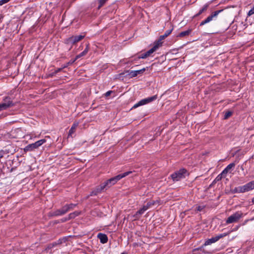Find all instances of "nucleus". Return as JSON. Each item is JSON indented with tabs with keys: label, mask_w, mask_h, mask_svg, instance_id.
Returning <instances> with one entry per match:
<instances>
[{
	"label": "nucleus",
	"mask_w": 254,
	"mask_h": 254,
	"mask_svg": "<svg viewBox=\"0 0 254 254\" xmlns=\"http://www.w3.org/2000/svg\"><path fill=\"white\" fill-rule=\"evenodd\" d=\"M131 173V171L126 172L123 174H119L108 180L103 184H102L100 186H97L95 190L92 191V195H97L98 193H100L105 188L111 187L117 183V182L120 180L121 179L127 176V175L130 174Z\"/></svg>",
	"instance_id": "f257e3e1"
},
{
	"label": "nucleus",
	"mask_w": 254,
	"mask_h": 254,
	"mask_svg": "<svg viewBox=\"0 0 254 254\" xmlns=\"http://www.w3.org/2000/svg\"><path fill=\"white\" fill-rule=\"evenodd\" d=\"M187 170L185 169H181L171 175V178L174 182L180 181L185 178L187 175Z\"/></svg>",
	"instance_id": "f03ea898"
},
{
	"label": "nucleus",
	"mask_w": 254,
	"mask_h": 254,
	"mask_svg": "<svg viewBox=\"0 0 254 254\" xmlns=\"http://www.w3.org/2000/svg\"><path fill=\"white\" fill-rule=\"evenodd\" d=\"M243 216L241 211H237L230 215L226 220L227 224L237 222Z\"/></svg>",
	"instance_id": "7ed1b4c3"
},
{
	"label": "nucleus",
	"mask_w": 254,
	"mask_h": 254,
	"mask_svg": "<svg viewBox=\"0 0 254 254\" xmlns=\"http://www.w3.org/2000/svg\"><path fill=\"white\" fill-rule=\"evenodd\" d=\"M46 141L45 139L39 140L34 143L30 144L27 145L24 149L25 152L32 151L35 149L38 148Z\"/></svg>",
	"instance_id": "20e7f679"
},
{
	"label": "nucleus",
	"mask_w": 254,
	"mask_h": 254,
	"mask_svg": "<svg viewBox=\"0 0 254 254\" xmlns=\"http://www.w3.org/2000/svg\"><path fill=\"white\" fill-rule=\"evenodd\" d=\"M85 35L72 36L65 40V43L67 45H73L81 41Z\"/></svg>",
	"instance_id": "39448f33"
},
{
	"label": "nucleus",
	"mask_w": 254,
	"mask_h": 254,
	"mask_svg": "<svg viewBox=\"0 0 254 254\" xmlns=\"http://www.w3.org/2000/svg\"><path fill=\"white\" fill-rule=\"evenodd\" d=\"M13 106L14 103H13L11 98L8 96L4 97L3 99V102L0 104V106L2 110H6Z\"/></svg>",
	"instance_id": "423d86ee"
},
{
	"label": "nucleus",
	"mask_w": 254,
	"mask_h": 254,
	"mask_svg": "<svg viewBox=\"0 0 254 254\" xmlns=\"http://www.w3.org/2000/svg\"><path fill=\"white\" fill-rule=\"evenodd\" d=\"M157 98V95H155L151 97H148L147 98L143 99L140 101H139L138 103L135 104L133 108H136L140 106L144 105L147 103H150L154 100H155Z\"/></svg>",
	"instance_id": "0eeeda50"
},
{
	"label": "nucleus",
	"mask_w": 254,
	"mask_h": 254,
	"mask_svg": "<svg viewBox=\"0 0 254 254\" xmlns=\"http://www.w3.org/2000/svg\"><path fill=\"white\" fill-rule=\"evenodd\" d=\"M223 10H216L213 13H212L210 15H209L205 20L202 21L200 24L199 26H202L204 25V24L210 22L213 20V19L215 17H216L217 15L220 13L221 11H222Z\"/></svg>",
	"instance_id": "6e6552de"
},
{
	"label": "nucleus",
	"mask_w": 254,
	"mask_h": 254,
	"mask_svg": "<svg viewBox=\"0 0 254 254\" xmlns=\"http://www.w3.org/2000/svg\"><path fill=\"white\" fill-rule=\"evenodd\" d=\"M172 30H167L164 34L160 36L159 39L154 42V45L157 46V49L159 47H161L162 44V40L167 37L171 33Z\"/></svg>",
	"instance_id": "1a4fd4ad"
},
{
	"label": "nucleus",
	"mask_w": 254,
	"mask_h": 254,
	"mask_svg": "<svg viewBox=\"0 0 254 254\" xmlns=\"http://www.w3.org/2000/svg\"><path fill=\"white\" fill-rule=\"evenodd\" d=\"M157 46H154L153 45V47L150 49L149 50H148L147 52H146L145 53L142 54L139 56L137 59H145L147 57H149L151 54L153 53L154 52H155L157 50Z\"/></svg>",
	"instance_id": "9d476101"
},
{
	"label": "nucleus",
	"mask_w": 254,
	"mask_h": 254,
	"mask_svg": "<svg viewBox=\"0 0 254 254\" xmlns=\"http://www.w3.org/2000/svg\"><path fill=\"white\" fill-rule=\"evenodd\" d=\"M223 236H226V235H223L222 234H220L219 235L216 236L215 237L211 238V239H209L207 240L204 244V246H207L212 244V243H215L217 241H218L220 238H222Z\"/></svg>",
	"instance_id": "9b49d317"
},
{
	"label": "nucleus",
	"mask_w": 254,
	"mask_h": 254,
	"mask_svg": "<svg viewBox=\"0 0 254 254\" xmlns=\"http://www.w3.org/2000/svg\"><path fill=\"white\" fill-rule=\"evenodd\" d=\"M68 211L67 210V208L65 205L64 206L62 207L61 208L58 209V210H56L55 211H54L53 213V216H57L63 215H64V214H65L66 213H67Z\"/></svg>",
	"instance_id": "f8f14e48"
},
{
	"label": "nucleus",
	"mask_w": 254,
	"mask_h": 254,
	"mask_svg": "<svg viewBox=\"0 0 254 254\" xmlns=\"http://www.w3.org/2000/svg\"><path fill=\"white\" fill-rule=\"evenodd\" d=\"M146 70L145 68H143L141 69L137 70H132L129 72L128 75L130 77H134L136 76L138 74L143 73Z\"/></svg>",
	"instance_id": "ddd939ff"
},
{
	"label": "nucleus",
	"mask_w": 254,
	"mask_h": 254,
	"mask_svg": "<svg viewBox=\"0 0 254 254\" xmlns=\"http://www.w3.org/2000/svg\"><path fill=\"white\" fill-rule=\"evenodd\" d=\"M97 237L100 240V242L102 244H105L108 242V237L105 234L99 233Z\"/></svg>",
	"instance_id": "4468645a"
},
{
	"label": "nucleus",
	"mask_w": 254,
	"mask_h": 254,
	"mask_svg": "<svg viewBox=\"0 0 254 254\" xmlns=\"http://www.w3.org/2000/svg\"><path fill=\"white\" fill-rule=\"evenodd\" d=\"M79 123L78 122H74L71 126L68 133V136H71L72 134L75 131L76 128L78 127Z\"/></svg>",
	"instance_id": "2eb2a0df"
},
{
	"label": "nucleus",
	"mask_w": 254,
	"mask_h": 254,
	"mask_svg": "<svg viewBox=\"0 0 254 254\" xmlns=\"http://www.w3.org/2000/svg\"><path fill=\"white\" fill-rule=\"evenodd\" d=\"M88 51H89V44H87L86 45V47L85 49L82 53L77 55L76 56V57L75 58V61L76 60H77L78 59L85 56L88 53Z\"/></svg>",
	"instance_id": "dca6fc26"
},
{
	"label": "nucleus",
	"mask_w": 254,
	"mask_h": 254,
	"mask_svg": "<svg viewBox=\"0 0 254 254\" xmlns=\"http://www.w3.org/2000/svg\"><path fill=\"white\" fill-rule=\"evenodd\" d=\"M157 203H159L158 200H150V201L148 202L146 205H145L144 206L146 208V209L147 210L149 208H150L152 206H153Z\"/></svg>",
	"instance_id": "f3484780"
},
{
	"label": "nucleus",
	"mask_w": 254,
	"mask_h": 254,
	"mask_svg": "<svg viewBox=\"0 0 254 254\" xmlns=\"http://www.w3.org/2000/svg\"><path fill=\"white\" fill-rule=\"evenodd\" d=\"M243 188V190L244 192L246 191H248L250 190H253L251 187V184H250V182L246 184V185L242 186Z\"/></svg>",
	"instance_id": "a211bd4d"
},
{
	"label": "nucleus",
	"mask_w": 254,
	"mask_h": 254,
	"mask_svg": "<svg viewBox=\"0 0 254 254\" xmlns=\"http://www.w3.org/2000/svg\"><path fill=\"white\" fill-rule=\"evenodd\" d=\"M147 209L146 208L143 206L141 208H140L139 210H138L135 214L134 215V217L136 218L138 217V215H142Z\"/></svg>",
	"instance_id": "6ab92c4d"
},
{
	"label": "nucleus",
	"mask_w": 254,
	"mask_h": 254,
	"mask_svg": "<svg viewBox=\"0 0 254 254\" xmlns=\"http://www.w3.org/2000/svg\"><path fill=\"white\" fill-rule=\"evenodd\" d=\"M191 31V29H189L188 30L181 32V33H180L178 36L180 37H186L187 36H188L190 33Z\"/></svg>",
	"instance_id": "aec40b11"
},
{
	"label": "nucleus",
	"mask_w": 254,
	"mask_h": 254,
	"mask_svg": "<svg viewBox=\"0 0 254 254\" xmlns=\"http://www.w3.org/2000/svg\"><path fill=\"white\" fill-rule=\"evenodd\" d=\"M80 214L79 211H74V212L70 213L68 216V219H74L75 217L78 216Z\"/></svg>",
	"instance_id": "412c9836"
},
{
	"label": "nucleus",
	"mask_w": 254,
	"mask_h": 254,
	"mask_svg": "<svg viewBox=\"0 0 254 254\" xmlns=\"http://www.w3.org/2000/svg\"><path fill=\"white\" fill-rule=\"evenodd\" d=\"M209 4H205L203 7L199 10L198 13H197L195 16H198L199 15H200L201 13H202L204 11H206L208 7Z\"/></svg>",
	"instance_id": "4be33fe9"
},
{
	"label": "nucleus",
	"mask_w": 254,
	"mask_h": 254,
	"mask_svg": "<svg viewBox=\"0 0 254 254\" xmlns=\"http://www.w3.org/2000/svg\"><path fill=\"white\" fill-rule=\"evenodd\" d=\"M76 204H73V203H70L69 204H65V206H66L68 211H70L71 210H72L74 209V208L76 206Z\"/></svg>",
	"instance_id": "5701e85b"
},
{
	"label": "nucleus",
	"mask_w": 254,
	"mask_h": 254,
	"mask_svg": "<svg viewBox=\"0 0 254 254\" xmlns=\"http://www.w3.org/2000/svg\"><path fill=\"white\" fill-rule=\"evenodd\" d=\"M61 243H62V241H61L60 240H59L58 241V243H57V242H55V243H52V244H50V245L48 246V248H49V249H51V248H53V247H55V246H57V245L60 244H61Z\"/></svg>",
	"instance_id": "b1692460"
},
{
	"label": "nucleus",
	"mask_w": 254,
	"mask_h": 254,
	"mask_svg": "<svg viewBox=\"0 0 254 254\" xmlns=\"http://www.w3.org/2000/svg\"><path fill=\"white\" fill-rule=\"evenodd\" d=\"M75 61V60H70V61H69L68 63L64 64V65H63V68H66L67 67L68 65H71L72 64H73Z\"/></svg>",
	"instance_id": "393cba45"
},
{
	"label": "nucleus",
	"mask_w": 254,
	"mask_h": 254,
	"mask_svg": "<svg viewBox=\"0 0 254 254\" xmlns=\"http://www.w3.org/2000/svg\"><path fill=\"white\" fill-rule=\"evenodd\" d=\"M235 166V163H232L229 164L226 168L228 171H230L231 169L234 168Z\"/></svg>",
	"instance_id": "a878e982"
},
{
	"label": "nucleus",
	"mask_w": 254,
	"mask_h": 254,
	"mask_svg": "<svg viewBox=\"0 0 254 254\" xmlns=\"http://www.w3.org/2000/svg\"><path fill=\"white\" fill-rule=\"evenodd\" d=\"M232 115V112L231 111H227L225 113L224 115V119H227L228 118H229L230 116H231Z\"/></svg>",
	"instance_id": "bb28decb"
},
{
	"label": "nucleus",
	"mask_w": 254,
	"mask_h": 254,
	"mask_svg": "<svg viewBox=\"0 0 254 254\" xmlns=\"http://www.w3.org/2000/svg\"><path fill=\"white\" fill-rule=\"evenodd\" d=\"M229 172V171L227 170V169H225L221 173V176L223 177L224 178H225L227 174Z\"/></svg>",
	"instance_id": "cd10ccee"
},
{
	"label": "nucleus",
	"mask_w": 254,
	"mask_h": 254,
	"mask_svg": "<svg viewBox=\"0 0 254 254\" xmlns=\"http://www.w3.org/2000/svg\"><path fill=\"white\" fill-rule=\"evenodd\" d=\"M107 0H98L99 2L100 3L98 8H100L101 6H102L106 2Z\"/></svg>",
	"instance_id": "c85d7f7f"
},
{
	"label": "nucleus",
	"mask_w": 254,
	"mask_h": 254,
	"mask_svg": "<svg viewBox=\"0 0 254 254\" xmlns=\"http://www.w3.org/2000/svg\"><path fill=\"white\" fill-rule=\"evenodd\" d=\"M237 192L238 193L244 192L242 186H240L239 187H237Z\"/></svg>",
	"instance_id": "c756f323"
},
{
	"label": "nucleus",
	"mask_w": 254,
	"mask_h": 254,
	"mask_svg": "<svg viewBox=\"0 0 254 254\" xmlns=\"http://www.w3.org/2000/svg\"><path fill=\"white\" fill-rule=\"evenodd\" d=\"M253 14H254V7L249 10L248 15L251 16Z\"/></svg>",
	"instance_id": "7c9ffc66"
},
{
	"label": "nucleus",
	"mask_w": 254,
	"mask_h": 254,
	"mask_svg": "<svg viewBox=\"0 0 254 254\" xmlns=\"http://www.w3.org/2000/svg\"><path fill=\"white\" fill-rule=\"evenodd\" d=\"M9 0H0V5H2L4 3L8 2Z\"/></svg>",
	"instance_id": "2f4dec72"
},
{
	"label": "nucleus",
	"mask_w": 254,
	"mask_h": 254,
	"mask_svg": "<svg viewBox=\"0 0 254 254\" xmlns=\"http://www.w3.org/2000/svg\"><path fill=\"white\" fill-rule=\"evenodd\" d=\"M63 69H64V68H63V66H62V67H61V68H59L57 69L55 71V72H54V73L56 74V73H57L58 72L61 71Z\"/></svg>",
	"instance_id": "473e14b6"
},
{
	"label": "nucleus",
	"mask_w": 254,
	"mask_h": 254,
	"mask_svg": "<svg viewBox=\"0 0 254 254\" xmlns=\"http://www.w3.org/2000/svg\"><path fill=\"white\" fill-rule=\"evenodd\" d=\"M224 178L223 177L221 176V174H219L215 179V180L219 181L222 179V178Z\"/></svg>",
	"instance_id": "72a5a7b5"
},
{
	"label": "nucleus",
	"mask_w": 254,
	"mask_h": 254,
	"mask_svg": "<svg viewBox=\"0 0 254 254\" xmlns=\"http://www.w3.org/2000/svg\"><path fill=\"white\" fill-rule=\"evenodd\" d=\"M113 92L112 91H107L105 94V96L106 97H108L109 96H110L111 95V94Z\"/></svg>",
	"instance_id": "f704fd0d"
},
{
	"label": "nucleus",
	"mask_w": 254,
	"mask_h": 254,
	"mask_svg": "<svg viewBox=\"0 0 254 254\" xmlns=\"http://www.w3.org/2000/svg\"><path fill=\"white\" fill-rule=\"evenodd\" d=\"M70 220V219H68V216H67V217H66V218H63V219H62V221L63 222H65V221H68V220Z\"/></svg>",
	"instance_id": "c9c22d12"
},
{
	"label": "nucleus",
	"mask_w": 254,
	"mask_h": 254,
	"mask_svg": "<svg viewBox=\"0 0 254 254\" xmlns=\"http://www.w3.org/2000/svg\"><path fill=\"white\" fill-rule=\"evenodd\" d=\"M252 189H254V181L250 182Z\"/></svg>",
	"instance_id": "e433bc0d"
},
{
	"label": "nucleus",
	"mask_w": 254,
	"mask_h": 254,
	"mask_svg": "<svg viewBox=\"0 0 254 254\" xmlns=\"http://www.w3.org/2000/svg\"><path fill=\"white\" fill-rule=\"evenodd\" d=\"M234 192H237V188H235V189L234 190Z\"/></svg>",
	"instance_id": "4c0bfd02"
},
{
	"label": "nucleus",
	"mask_w": 254,
	"mask_h": 254,
	"mask_svg": "<svg viewBox=\"0 0 254 254\" xmlns=\"http://www.w3.org/2000/svg\"><path fill=\"white\" fill-rule=\"evenodd\" d=\"M252 201L254 203V197L253 198Z\"/></svg>",
	"instance_id": "58836bf2"
},
{
	"label": "nucleus",
	"mask_w": 254,
	"mask_h": 254,
	"mask_svg": "<svg viewBox=\"0 0 254 254\" xmlns=\"http://www.w3.org/2000/svg\"><path fill=\"white\" fill-rule=\"evenodd\" d=\"M198 210H199V211L201 210L200 207H198Z\"/></svg>",
	"instance_id": "ea45409f"
},
{
	"label": "nucleus",
	"mask_w": 254,
	"mask_h": 254,
	"mask_svg": "<svg viewBox=\"0 0 254 254\" xmlns=\"http://www.w3.org/2000/svg\"><path fill=\"white\" fill-rule=\"evenodd\" d=\"M121 254H126L125 253H123Z\"/></svg>",
	"instance_id": "a19ab883"
}]
</instances>
